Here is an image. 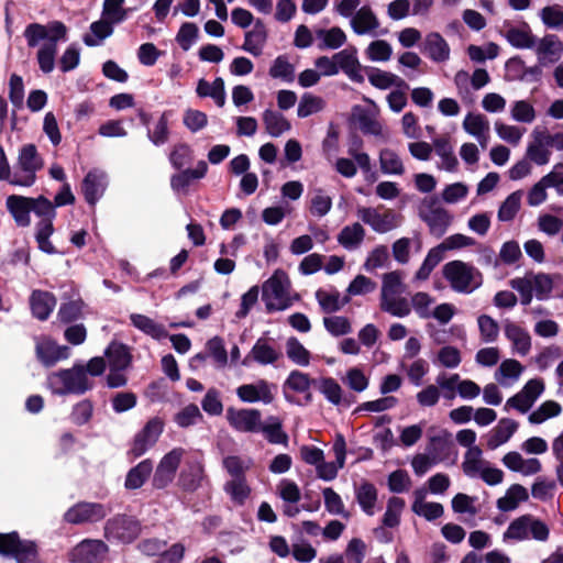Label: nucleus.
<instances>
[{
    "instance_id": "nucleus-5",
    "label": "nucleus",
    "mask_w": 563,
    "mask_h": 563,
    "mask_svg": "<svg viewBox=\"0 0 563 563\" xmlns=\"http://www.w3.org/2000/svg\"><path fill=\"white\" fill-rule=\"evenodd\" d=\"M43 159L33 144L23 145L14 165L13 186L31 187L35 184L36 173L42 168Z\"/></svg>"
},
{
    "instance_id": "nucleus-26",
    "label": "nucleus",
    "mask_w": 563,
    "mask_h": 563,
    "mask_svg": "<svg viewBox=\"0 0 563 563\" xmlns=\"http://www.w3.org/2000/svg\"><path fill=\"white\" fill-rule=\"evenodd\" d=\"M503 464L510 471L525 476L538 474L542 470L541 462L538 459H523L522 455L516 451L508 452L503 457Z\"/></svg>"
},
{
    "instance_id": "nucleus-55",
    "label": "nucleus",
    "mask_w": 563,
    "mask_h": 563,
    "mask_svg": "<svg viewBox=\"0 0 563 563\" xmlns=\"http://www.w3.org/2000/svg\"><path fill=\"white\" fill-rule=\"evenodd\" d=\"M444 251L440 245L432 247L424 261L422 262L420 268L417 271L415 275V279L417 280H427L431 274V272L438 266V264L443 260Z\"/></svg>"
},
{
    "instance_id": "nucleus-56",
    "label": "nucleus",
    "mask_w": 563,
    "mask_h": 563,
    "mask_svg": "<svg viewBox=\"0 0 563 563\" xmlns=\"http://www.w3.org/2000/svg\"><path fill=\"white\" fill-rule=\"evenodd\" d=\"M223 489L236 505H243L251 494L246 478L230 479L225 482Z\"/></svg>"
},
{
    "instance_id": "nucleus-12",
    "label": "nucleus",
    "mask_w": 563,
    "mask_h": 563,
    "mask_svg": "<svg viewBox=\"0 0 563 563\" xmlns=\"http://www.w3.org/2000/svg\"><path fill=\"white\" fill-rule=\"evenodd\" d=\"M184 454L183 448H175L161 459L152 479L155 488L163 489L173 482Z\"/></svg>"
},
{
    "instance_id": "nucleus-7",
    "label": "nucleus",
    "mask_w": 563,
    "mask_h": 563,
    "mask_svg": "<svg viewBox=\"0 0 563 563\" xmlns=\"http://www.w3.org/2000/svg\"><path fill=\"white\" fill-rule=\"evenodd\" d=\"M0 555L13 558L16 563H38L35 542L21 540L18 532L0 533Z\"/></svg>"
},
{
    "instance_id": "nucleus-57",
    "label": "nucleus",
    "mask_w": 563,
    "mask_h": 563,
    "mask_svg": "<svg viewBox=\"0 0 563 563\" xmlns=\"http://www.w3.org/2000/svg\"><path fill=\"white\" fill-rule=\"evenodd\" d=\"M269 76L275 79H282L285 82H292L295 80V67L289 63L286 55L277 56L271 68Z\"/></svg>"
},
{
    "instance_id": "nucleus-28",
    "label": "nucleus",
    "mask_w": 563,
    "mask_h": 563,
    "mask_svg": "<svg viewBox=\"0 0 563 563\" xmlns=\"http://www.w3.org/2000/svg\"><path fill=\"white\" fill-rule=\"evenodd\" d=\"M32 314L41 320L48 319L56 306V298L52 292L45 290H34L30 297Z\"/></svg>"
},
{
    "instance_id": "nucleus-32",
    "label": "nucleus",
    "mask_w": 563,
    "mask_h": 563,
    "mask_svg": "<svg viewBox=\"0 0 563 563\" xmlns=\"http://www.w3.org/2000/svg\"><path fill=\"white\" fill-rule=\"evenodd\" d=\"M5 205L19 227L30 225L31 206L29 197L11 195L7 198Z\"/></svg>"
},
{
    "instance_id": "nucleus-16",
    "label": "nucleus",
    "mask_w": 563,
    "mask_h": 563,
    "mask_svg": "<svg viewBox=\"0 0 563 563\" xmlns=\"http://www.w3.org/2000/svg\"><path fill=\"white\" fill-rule=\"evenodd\" d=\"M164 430V423L159 418L150 419L134 438L131 453L139 457L146 453L158 440Z\"/></svg>"
},
{
    "instance_id": "nucleus-17",
    "label": "nucleus",
    "mask_w": 563,
    "mask_h": 563,
    "mask_svg": "<svg viewBox=\"0 0 563 563\" xmlns=\"http://www.w3.org/2000/svg\"><path fill=\"white\" fill-rule=\"evenodd\" d=\"M357 217L377 233H387L398 225L397 214L391 210L380 213L376 208L362 207L357 209Z\"/></svg>"
},
{
    "instance_id": "nucleus-64",
    "label": "nucleus",
    "mask_w": 563,
    "mask_h": 563,
    "mask_svg": "<svg viewBox=\"0 0 563 563\" xmlns=\"http://www.w3.org/2000/svg\"><path fill=\"white\" fill-rule=\"evenodd\" d=\"M207 355L210 356L218 368H223L228 364V352L224 342L220 336H213L206 343Z\"/></svg>"
},
{
    "instance_id": "nucleus-10",
    "label": "nucleus",
    "mask_w": 563,
    "mask_h": 563,
    "mask_svg": "<svg viewBox=\"0 0 563 563\" xmlns=\"http://www.w3.org/2000/svg\"><path fill=\"white\" fill-rule=\"evenodd\" d=\"M420 217L429 227L430 233L435 238L444 235L452 222L451 213L444 208L437 206L434 199L423 201Z\"/></svg>"
},
{
    "instance_id": "nucleus-36",
    "label": "nucleus",
    "mask_w": 563,
    "mask_h": 563,
    "mask_svg": "<svg viewBox=\"0 0 563 563\" xmlns=\"http://www.w3.org/2000/svg\"><path fill=\"white\" fill-rule=\"evenodd\" d=\"M317 379L310 378L307 373L294 369L289 373L283 384L284 396L287 401L292 402V399L287 395V390H292L298 394L308 393L311 386H316Z\"/></svg>"
},
{
    "instance_id": "nucleus-8",
    "label": "nucleus",
    "mask_w": 563,
    "mask_h": 563,
    "mask_svg": "<svg viewBox=\"0 0 563 563\" xmlns=\"http://www.w3.org/2000/svg\"><path fill=\"white\" fill-rule=\"evenodd\" d=\"M141 522L128 515H117L104 523V538L110 542L132 543L141 533Z\"/></svg>"
},
{
    "instance_id": "nucleus-39",
    "label": "nucleus",
    "mask_w": 563,
    "mask_h": 563,
    "mask_svg": "<svg viewBox=\"0 0 563 563\" xmlns=\"http://www.w3.org/2000/svg\"><path fill=\"white\" fill-rule=\"evenodd\" d=\"M529 498V493L526 487L520 484H512L505 493L503 497L497 500V507L501 511H512L518 508V506L527 501Z\"/></svg>"
},
{
    "instance_id": "nucleus-52",
    "label": "nucleus",
    "mask_w": 563,
    "mask_h": 563,
    "mask_svg": "<svg viewBox=\"0 0 563 563\" xmlns=\"http://www.w3.org/2000/svg\"><path fill=\"white\" fill-rule=\"evenodd\" d=\"M528 520L529 514L522 515L512 520L503 534V541L510 543L528 540Z\"/></svg>"
},
{
    "instance_id": "nucleus-13",
    "label": "nucleus",
    "mask_w": 563,
    "mask_h": 563,
    "mask_svg": "<svg viewBox=\"0 0 563 563\" xmlns=\"http://www.w3.org/2000/svg\"><path fill=\"white\" fill-rule=\"evenodd\" d=\"M225 418L229 424L238 432L243 433H258L262 422V415L255 408H241L229 407L227 409Z\"/></svg>"
},
{
    "instance_id": "nucleus-27",
    "label": "nucleus",
    "mask_w": 563,
    "mask_h": 563,
    "mask_svg": "<svg viewBox=\"0 0 563 563\" xmlns=\"http://www.w3.org/2000/svg\"><path fill=\"white\" fill-rule=\"evenodd\" d=\"M266 40V26L261 19H256L253 24V29L245 33L242 49L257 57L263 53Z\"/></svg>"
},
{
    "instance_id": "nucleus-43",
    "label": "nucleus",
    "mask_w": 563,
    "mask_h": 563,
    "mask_svg": "<svg viewBox=\"0 0 563 563\" xmlns=\"http://www.w3.org/2000/svg\"><path fill=\"white\" fill-rule=\"evenodd\" d=\"M368 81L378 89H388L397 87L409 89L408 84L397 75L378 68H373L368 74Z\"/></svg>"
},
{
    "instance_id": "nucleus-51",
    "label": "nucleus",
    "mask_w": 563,
    "mask_h": 563,
    "mask_svg": "<svg viewBox=\"0 0 563 563\" xmlns=\"http://www.w3.org/2000/svg\"><path fill=\"white\" fill-rule=\"evenodd\" d=\"M463 126L465 131L476 137L481 144H483V141L487 140L489 123L484 115L468 113L464 119Z\"/></svg>"
},
{
    "instance_id": "nucleus-49",
    "label": "nucleus",
    "mask_w": 563,
    "mask_h": 563,
    "mask_svg": "<svg viewBox=\"0 0 563 563\" xmlns=\"http://www.w3.org/2000/svg\"><path fill=\"white\" fill-rule=\"evenodd\" d=\"M112 22L108 19H102L90 24V33L82 37L84 43L89 46H98L103 40L113 33Z\"/></svg>"
},
{
    "instance_id": "nucleus-42",
    "label": "nucleus",
    "mask_w": 563,
    "mask_h": 563,
    "mask_svg": "<svg viewBox=\"0 0 563 563\" xmlns=\"http://www.w3.org/2000/svg\"><path fill=\"white\" fill-rule=\"evenodd\" d=\"M36 355L45 366H53L56 362L69 356V349L53 343H38Z\"/></svg>"
},
{
    "instance_id": "nucleus-38",
    "label": "nucleus",
    "mask_w": 563,
    "mask_h": 563,
    "mask_svg": "<svg viewBox=\"0 0 563 563\" xmlns=\"http://www.w3.org/2000/svg\"><path fill=\"white\" fill-rule=\"evenodd\" d=\"M260 432L271 444L288 445V434L283 430V423L278 417L271 416L264 423L261 422Z\"/></svg>"
},
{
    "instance_id": "nucleus-1",
    "label": "nucleus",
    "mask_w": 563,
    "mask_h": 563,
    "mask_svg": "<svg viewBox=\"0 0 563 563\" xmlns=\"http://www.w3.org/2000/svg\"><path fill=\"white\" fill-rule=\"evenodd\" d=\"M27 46L36 47L45 41L37 51V63L44 74H49L55 67L57 43L67 41V27L60 21H52L46 25L40 23L29 24L23 33Z\"/></svg>"
},
{
    "instance_id": "nucleus-6",
    "label": "nucleus",
    "mask_w": 563,
    "mask_h": 563,
    "mask_svg": "<svg viewBox=\"0 0 563 563\" xmlns=\"http://www.w3.org/2000/svg\"><path fill=\"white\" fill-rule=\"evenodd\" d=\"M443 276L459 292H472L482 280L477 269L461 261H452L443 266Z\"/></svg>"
},
{
    "instance_id": "nucleus-20",
    "label": "nucleus",
    "mask_w": 563,
    "mask_h": 563,
    "mask_svg": "<svg viewBox=\"0 0 563 563\" xmlns=\"http://www.w3.org/2000/svg\"><path fill=\"white\" fill-rule=\"evenodd\" d=\"M499 32L511 46L519 49L533 48L537 44V37L526 22L519 25L506 24Z\"/></svg>"
},
{
    "instance_id": "nucleus-46",
    "label": "nucleus",
    "mask_w": 563,
    "mask_h": 563,
    "mask_svg": "<svg viewBox=\"0 0 563 563\" xmlns=\"http://www.w3.org/2000/svg\"><path fill=\"white\" fill-rule=\"evenodd\" d=\"M266 132L272 137H279L291 129L289 121L278 111L266 109L263 113Z\"/></svg>"
},
{
    "instance_id": "nucleus-35",
    "label": "nucleus",
    "mask_w": 563,
    "mask_h": 563,
    "mask_svg": "<svg viewBox=\"0 0 563 563\" xmlns=\"http://www.w3.org/2000/svg\"><path fill=\"white\" fill-rule=\"evenodd\" d=\"M523 365L514 358L503 361L495 373V379L503 387H510L517 383L523 373Z\"/></svg>"
},
{
    "instance_id": "nucleus-21",
    "label": "nucleus",
    "mask_w": 563,
    "mask_h": 563,
    "mask_svg": "<svg viewBox=\"0 0 563 563\" xmlns=\"http://www.w3.org/2000/svg\"><path fill=\"white\" fill-rule=\"evenodd\" d=\"M335 462H324V460L316 466L318 477L330 482L338 475L340 468L345 464L346 444L343 435L339 434L333 443L332 448Z\"/></svg>"
},
{
    "instance_id": "nucleus-61",
    "label": "nucleus",
    "mask_w": 563,
    "mask_h": 563,
    "mask_svg": "<svg viewBox=\"0 0 563 563\" xmlns=\"http://www.w3.org/2000/svg\"><path fill=\"white\" fill-rule=\"evenodd\" d=\"M203 479V465L196 462L190 465L189 472H183L179 476L181 487L187 492H195Z\"/></svg>"
},
{
    "instance_id": "nucleus-59",
    "label": "nucleus",
    "mask_w": 563,
    "mask_h": 563,
    "mask_svg": "<svg viewBox=\"0 0 563 563\" xmlns=\"http://www.w3.org/2000/svg\"><path fill=\"white\" fill-rule=\"evenodd\" d=\"M561 411L562 407L559 402L547 400L529 415L528 420L532 424H540L550 418L559 416Z\"/></svg>"
},
{
    "instance_id": "nucleus-3",
    "label": "nucleus",
    "mask_w": 563,
    "mask_h": 563,
    "mask_svg": "<svg viewBox=\"0 0 563 563\" xmlns=\"http://www.w3.org/2000/svg\"><path fill=\"white\" fill-rule=\"evenodd\" d=\"M46 385L57 396H81L95 386L93 382L86 375L84 364H75L70 368L52 372L47 375Z\"/></svg>"
},
{
    "instance_id": "nucleus-47",
    "label": "nucleus",
    "mask_w": 563,
    "mask_h": 563,
    "mask_svg": "<svg viewBox=\"0 0 563 563\" xmlns=\"http://www.w3.org/2000/svg\"><path fill=\"white\" fill-rule=\"evenodd\" d=\"M355 497L361 509L368 516L375 514V504L377 501V489L368 482H363L355 487Z\"/></svg>"
},
{
    "instance_id": "nucleus-54",
    "label": "nucleus",
    "mask_w": 563,
    "mask_h": 563,
    "mask_svg": "<svg viewBox=\"0 0 563 563\" xmlns=\"http://www.w3.org/2000/svg\"><path fill=\"white\" fill-rule=\"evenodd\" d=\"M316 387L332 405L339 406L342 402L343 390L334 378L322 377L317 379Z\"/></svg>"
},
{
    "instance_id": "nucleus-22",
    "label": "nucleus",
    "mask_w": 563,
    "mask_h": 563,
    "mask_svg": "<svg viewBox=\"0 0 563 563\" xmlns=\"http://www.w3.org/2000/svg\"><path fill=\"white\" fill-rule=\"evenodd\" d=\"M282 356L271 340L260 338L253 345L250 353L245 356L242 364L247 366L250 361H254L260 365H271L277 362Z\"/></svg>"
},
{
    "instance_id": "nucleus-30",
    "label": "nucleus",
    "mask_w": 563,
    "mask_h": 563,
    "mask_svg": "<svg viewBox=\"0 0 563 563\" xmlns=\"http://www.w3.org/2000/svg\"><path fill=\"white\" fill-rule=\"evenodd\" d=\"M314 36L318 41V48L320 51L338 49L346 43V34L339 26H332L330 29H317L314 30Z\"/></svg>"
},
{
    "instance_id": "nucleus-60",
    "label": "nucleus",
    "mask_w": 563,
    "mask_h": 563,
    "mask_svg": "<svg viewBox=\"0 0 563 563\" xmlns=\"http://www.w3.org/2000/svg\"><path fill=\"white\" fill-rule=\"evenodd\" d=\"M531 136L538 137L550 153L552 151H563V130L553 133L545 128L537 126Z\"/></svg>"
},
{
    "instance_id": "nucleus-48",
    "label": "nucleus",
    "mask_w": 563,
    "mask_h": 563,
    "mask_svg": "<svg viewBox=\"0 0 563 563\" xmlns=\"http://www.w3.org/2000/svg\"><path fill=\"white\" fill-rule=\"evenodd\" d=\"M379 167L383 174L401 176L405 174V166L400 156L390 148H383L379 152Z\"/></svg>"
},
{
    "instance_id": "nucleus-24",
    "label": "nucleus",
    "mask_w": 563,
    "mask_h": 563,
    "mask_svg": "<svg viewBox=\"0 0 563 563\" xmlns=\"http://www.w3.org/2000/svg\"><path fill=\"white\" fill-rule=\"evenodd\" d=\"M541 65L553 64L558 62L563 52V43L555 34H548L533 47Z\"/></svg>"
},
{
    "instance_id": "nucleus-23",
    "label": "nucleus",
    "mask_w": 563,
    "mask_h": 563,
    "mask_svg": "<svg viewBox=\"0 0 563 563\" xmlns=\"http://www.w3.org/2000/svg\"><path fill=\"white\" fill-rule=\"evenodd\" d=\"M505 336L509 340L512 349L520 355H527L531 349V336L519 323L506 319L503 321Z\"/></svg>"
},
{
    "instance_id": "nucleus-9",
    "label": "nucleus",
    "mask_w": 563,
    "mask_h": 563,
    "mask_svg": "<svg viewBox=\"0 0 563 563\" xmlns=\"http://www.w3.org/2000/svg\"><path fill=\"white\" fill-rule=\"evenodd\" d=\"M110 511V508L100 503L79 501L65 511L63 519L70 525L96 523Z\"/></svg>"
},
{
    "instance_id": "nucleus-34",
    "label": "nucleus",
    "mask_w": 563,
    "mask_h": 563,
    "mask_svg": "<svg viewBox=\"0 0 563 563\" xmlns=\"http://www.w3.org/2000/svg\"><path fill=\"white\" fill-rule=\"evenodd\" d=\"M423 53L433 62L441 63L449 59L450 47L439 33L432 32L424 38Z\"/></svg>"
},
{
    "instance_id": "nucleus-63",
    "label": "nucleus",
    "mask_w": 563,
    "mask_h": 563,
    "mask_svg": "<svg viewBox=\"0 0 563 563\" xmlns=\"http://www.w3.org/2000/svg\"><path fill=\"white\" fill-rule=\"evenodd\" d=\"M411 310L413 309L417 316L421 319H429L432 314V305L434 298L424 291H418L412 295L410 301Z\"/></svg>"
},
{
    "instance_id": "nucleus-25",
    "label": "nucleus",
    "mask_w": 563,
    "mask_h": 563,
    "mask_svg": "<svg viewBox=\"0 0 563 563\" xmlns=\"http://www.w3.org/2000/svg\"><path fill=\"white\" fill-rule=\"evenodd\" d=\"M339 73L342 70L352 81L363 82L361 64L357 58V49L349 47L334 54Z\"/></svg>"
},
{
    "instance_id": "nucleus-53",
    "label": "nucleus",
    "mask_w": 563,
    "mask_h": 563,
    "mask_svg": "<svg viewBox=\"0 0 563 563\" xmlns=\"http://www.w3.org/2000/svg\"><path fill=\"white\" fill-rule=\"evenodd\" d=\"M325 107V101L316 95L305 92L298 103L297 115L299 118H308L312 114L321 112Z\"/></svg>"
},
{
    "instance_id": "nucleus-44",
    "label": "nucleus",
    "mask_w": 563,
    "mask_h": 563,
    "mask_svg": "<svg viewBox=\"0 0 563 563\" xmlns=\"http://www.w3.org/2000/svg\"><path fill=\"white\" fill-rule=\"evenodd\" d=\"M435 154L441 158L439 167L448 172H454L457 167V158L454 155L453 147L448 137H437L433 140Z\"/></svg>"
},
{
    "instance_id": "nucleus-33",
    "label": "nucleus",
    "mask_w": 563,
    "mask_h": 563,
    "mask_svg": "<svg viewBox=\"0 0 563 563\" xmlns=\"http://www.w3.org/2000/svg\"><path fill=\"white\" fill-rule=\"evenodd\" d=\"M208 172V165L205 161H199L194 169H185L178 174H175L170 178V187L176 192L185 191L191 181L201 179Z\"/></svg>"
},
{
    "instance_id": "nucleus-31",
    "label": "nucleus",
    "mask_w": 563,
    "mask_h": 563,
    "mask_svg": "<svg viewBox=\"0 0 563 563\" xmlns=\"http://www.w3.org/2000/svg\"><path fill=\"white\" fill-rule=\"evenodd\" d=\"M196 93L200 98H211L214 103L222 108L225 104L227 93L224 87V80L221 77H217L212 82L201 78L198 80L196 87Z\"/></svg>"
},
{
    "instance_id": "nucleus-58",
    "label": "nucleus",
    "mask_w": 563,
    "mask_h": 563,
    "mask_svg": "<svg viewBox=\"0 0 563 563\" xmlns=\"http://www.w3.org/2000/svg\"><path fill=\"white\" fill-rule=\"evenodd\" d=\"M286 354L292 363L299 366H308L310 363V352L295 336H290L286 341Z\"/></svg>"
},
{
    "instance_id": "nucleus-18",
    "label": "nucleus",
    "mask_w": 563,
    "mask_h": 563,
    "mask_svg": "<svg viewBox=\"0 0 563 563\" xmlns=\"http://www.w3.org/2000/svg\"><path fill=\"white\" fill-rule=\"evenodd\" d=\"M108 187V176L104 172L92 169L86 174L81 183V191L86 202L95 207L102 198Z\"/></svg>"
},
{
    "instance_id": "nucleus-40",
    "label": "nucleus",
    "mask_w": 563,
    "mask_h": 563,
    "mask_svg": "<svg viewBox=\"0 0 563 563\" xmlns=\"http://www.w3.org/2000/svg\"><path fill=\"white\" fill-rule=\"evenodd\" d=\"M130 320L133 327L155 340H162L168 335L163 324L155 322L145 314L132 313Z\"/></svg>"
},
{
    "instance_id": "nucleus-4",
    "label": "nucleus",
    "mask_w": 563,
    "mask_h": 563,
    "mask_svg": "<svg viewBox=\"0 0 563 563\" xmlns=\"http://www.w3.org/2000/svg\"><path fill=\"white\" fill-rule=\"evenodd\" d=\"M289 280L282 271H276L262 285V300L267 312L284 311L291 306L288 295Z\"/></svg>"
},
{
    "instance_id": "nucleus-14",
    "label": "nucleus",
    "mask_w": 563,
    "mask_h": 563,
    "mask_svg": "<svg viewBox=\"0 0 563 563\" xmlns=\"http://www.w3.org/2000/svg\"><path fill=\"white\" fill-rule=\"evenodd\" d=\"M277 386L265 379L252 384H243L236 388V396L246 404L263 402L269 405L275 398Z\"/></svg>"
},
{
    "instance_id": "nucleus-19",
    "label": "nucleus",
    "mask_w": 563,
    "mask_h": 563,
    "mask_svg": "<svg viewBox=\"0 0 563 563\" xmlns=\"http://www.w3.org/2000/svg\"><path fill=\"white\" fill-rule=\"evenodd\" d=\"M350 26L356 35L368 34L372 36H377L379 35L377 30L380 26V22L369 5H363L350 20ZM385 33L386 31L380 32V34Z\"/></svg>"
},
{
    "instance_id": "nucleus-11",
    "label": "nucleus",
    "mask_w": 563,
    "mask_h": 563,
    "mask_svg": "<svg viewBox=\"0 0 563 563\" xmlns=\"http://www.w3.org/2000/svg\"><path fill=\"white\" fill-rule=\"evenodd\" d=\"M109 547L97 539H85L75 545L68 553L71 563H102Z\"/></svg>"
},
{
    "instance_id": "nucleus-50",
    "label": "nucleus",
    "mask_w": 563,
    "mask_h": 563,
    "mask_svg": "<svg viewBox=\"0 0 563 563\" xmlns=\"http://www.w3.org/2000/svg\"><path fill=\"white\" fill-rule=\"evenodd\" d=\"M222 466L231 479L246 478L245 473L253 466V460L247 456L228 455L223 457Z\"/></svg>"
},
{
    "instance_id": "nucleus-2",
    "label": "nucleus",
    "mask_w": 563,
    "mask_h": 563,
    "mask_svg": "<svg viewBox=\"0 0 563 563\" xmlns=\"http://www.w3.org/2000/svg\"><path fill=\"white\" fill-rule=\"evenodd\" d=\"M405 289L401 272L384 274L379 297L380 310L396 318L408 317L411 313V307L409 300L401 296Z\"/></svg>"
},
{
    "instance_id": "nucleus-45",
    "label": "nucleus",
    "mask_w": 563,
    "mask_h": 563,
    "mask_svg": "<svg viewBox=\"0 0 563 563\" xmlns=\"http://www.w3.org/2000/svg\"><path fill=\"white\" fill-rule=\"evenodd\" d=\"M316 299L324 313H334L350 301L349 297L341 299L340 292L335 289L330 291L318 289L316 291Z\"/></svg>"
},
{
    "instance_id": "nucleus-29",
    "label": "nucleus",
    "mask_w": 563,
    "mask_h": 563,
    "mask_svg": "<svg viewBox=\"0 0 563 563\" xmlns=\"http://www.w3.org/2000/svg\"><path fill=\"white\" fill-rule=\"evenodd\" d=\"M109 368L129 369L132 365L130 347L121 342L112 341L104 350Z\"/></svg>"
},
{
    "instance_id": "nucleus-41",
    "label": "nucleus",
    "mask_w": 563,
    "mask_h": 563,
    "mask_svg": "<svg viewBox=\"0 0 563 563\" xmlns=\"http://www.w3.org/2000/svg\"><path fill=\"white\" fill-rule=\"evenodd\" d=\"M153 472V463L150 459L141 461L132 467L125 477L124 487L129 490L141 488Z\"/></svg>"
},
{
    "instance_id": "nucleus-15",
    "label": "nucleus",
    "mask_w": 563,
    "mask_h": 563,
    "mask_svg": "<svg viewBox=\"0 0 563 563\" xmlns=\"http://www.w3.org/2000/svg\"><path fill=\"white\" fill-rule=\"evenodd\" d=\"M462 468L466 476L482 478L486 484L493 486V467L488 461L483 459V451L479 446H473L466 451Z\"/></svg>"
},
{
    "instance_id": "nucleus-62",
    "label": "nucleus",
    "mask_w": 563,
    "mask_h": 563,
    "mask_svg": "<svg viewBox=\"0 0 563 563\" xmlns=\"http://www.w3.org/2000/svg\"><path fill=\"white\" fill-rule=\"evenodd\" d=\"M405 508V500L399 497H390L383 516V525L387 528H395L400 523V516Z\"/></svg>"
},
{
    "instance_id": "nucleus-37",
    "label": "nucleus",
    "mask_w": 563,
    "mask_h": 563,
    "mask_svg": "<svg viewBox=\"0 0 563 563\" xmlns=\"http://www.w3.org/2000/svg\"><path fill=\"white\" fill-rule=\"evenodd\" d=\"M365 238V230L358 223L355 222L350 225H345L338 234V243L346 251H356L362 245Z\"/></svg>"
}]
</instances>
